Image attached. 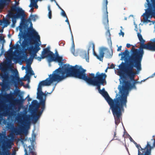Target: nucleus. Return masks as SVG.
<instances>
[{
	"label": "nucleus",
	"mask_w": 155,
	"mask_h": 155,
	"mask_svg": "<svg viewBox=\"0 0 155 155\" xmlns=\"http://www.w3.org/2000/svg\"><path fill=\"white\" fill-rule=\"evenodd\" d=\"M86 70H84L78 78L85 81L89 85L97 86L99 93L104 97L110 107L114 117L116 128L120 122L122 113L124 112V107L126 108L125 104V98H123L122 93L119 92L118 94L117 91H115L116 93L115 97L113 100L105 91L104 88L101 89V85L104 86L107 84L105 80L107 75L105 73L100 74L99 72H97L96 73V76L93 79L86 75Z\"/></svg>",
	"instance_id": "f257e3e1"
},
{
	"label": "nucleus",
	"mask_w": 155,
	"mask_h": 155,
	"mask_svg": "<svg viewBox=\"0 0 155 155\" xmlns=\"http://www.w3.org/2000/svg\"><path fill=\"white\" fill-rule=\"evenodd\" d=\"M125 69V75L123 71L119 72L120 77L119 79L120 84L118 89L120 93L122 94L123 98H125V104L127 107V96L129 94V91L132 89L137 90V84H141L142 82L146 79H144L141 81H137L134 80V78L136 74H138L142 70V67L138 68L136 66L127 65Z\"/></svg>",
	"instance_id": "f03ea898"
},
{
	"label": "nucleus",
	"mask_w": 155,
	"mask_h": 155,
	"mask_svg": "<svg viewBox=\"0 0 155 155\" xmlns=\"http://www.w3.org/2000/svg\"><path fill=\"white\" fill-rule=\"evenodd\" d=\"M153 43L145 44H141L140 47L139 49H135L133 47L130 51V55L128 59L129 63H127V65L136 66L138 68L141 66V62L144 54L143 49L155 51V38L150 40Z\"/></svg>",
	"instance_id": "7ed1b4c3"
},
{
	"label": "nucleus",
	"mask_w": 155,
	"mask_h": 155,
	"mask_svg": "<svg viewBox=\"0 0 155 155\" xmlns=\"http://www.w3.org/2000/svg\"><path fill=\"white\" fill-rule=\"evenodd\" d=\"M63 61L62 56L59 55L55 57L54 61L58 62L60 66L59 67L56 69H58L57 72L59 73L60 76L64 77V79L68 76H73L79 78L85 70L81 66H79L76 65L73 66L68 64H63Z\"/></svg>",
	"instance_id": "20e7f679"
},
{
	"label": "nucleus",
	"mask_w": 155,
	"mask_h": 155,
	"mask_svg": "<svg viewBox=\"0 0 155 155\" xmlns=\"http://www.w3.org/2000/svg\"><path fill=\"white\" fill-rule=\"evenodd\" d=\"M22 24H20L18 26L19 30L21 29V32L30 39L34 38L35 40L40 41V36L38 32L33 29L32 24L31 21L24 20Z\"/></svg>",
	"instance_id": "39448f33"
},
{
	"label": "nucleus",
	"mask_w": 155,
	"mask_h": 155,
	"mask_svg": "<svg viewBox=\"0 0 155 155\" xmlns=\"http://www.w3.org/2000/svg\"><path fill=\"white\" fill-rule=\"evenodd\" d=\"M58 70V69H56L51 74L49 75L48 78L39 82L38 85L37 91L42 90V87L49 86L53 82L57 81V83H58L64 80L63 76L59 75V73L57 72Z\"/></svg>",
	"instance_id": "423d86ee"
},
{
	"label": "nucleus",
	"mask_w": 155,
	"mask_h": 155,
	"mask_svg": "<svg viewBox=\"0 0 155 155\" xmlns=\"http://www.w3.org/2000/svg\"><path fill=\"white\" fill-rule=\"evenodd\" d=\"M147 2L144 4L145 12L142 15L143 16V22L147 24L150 22L149 19L153 16H155V0H146Z\"/></svg>",
	"instance_id": "0eeeda50"
},
{
	"label": "nucleus",
	"mask_w": 155,
	"mask_h": 155,
	"mask_svg": "<svg viewBox=\"0 0 155 155\" xmlns=\"http://www.w3.org/2000/svg\"><path fill=\"white\" fill-rule=\"evenodd\" d=\"M21 29L19 31L18 35L19 40L15 44V46L18 47L19 46L18 44H21V41L23 39L21 45L23 52L25 53V51L27 50H30L32 48V47L30 45V38L26 36L24 33H22Z\"/></svg>",
	"instance_id": "6e6552de"
},
{
	"label": "nucleus",
	"mask_w": 155,
	"mask_h": 155,
	"mask_svg": "<svg viewBox=\"0 0 155 155\" xmlns=\"http://www.w3.org/2000/svg\"><path fill=\"white\" fill-rule=\"evenodd\" d=\"M13 100L15 104L12 103H10L8 104H2L0 105V110H2L4 113H5L7 114H9L13 110L15 105H21L23 104L21 101L17 98H14Z\"/></svg>",
	"instance_id": "1a4fd4ad"
},
{
	"label": "nucleus",
	"mask_w": 155,
	"mask_h": 155,
	"mask_svg": "<svg viewBox=\"0 0 155 155\" xmlns=\"http://www.w3.org/2000/svg\"><path fill=\"white\" fill-rule=\"evenodd\" d=\"M121 55H122V56L120 60H122L124 59L125 61L124 62H122L121 64L118 66L119 68L121 70V71H122L123 70L125 71L126 66V63L127 62L129 63L128 59L130 56L129 51L127 49H126L124 52H122L118 54L119 56H120Z\"/></svg>",
	"instance_id": "9d476101"
},
{
	"label": "nucleus",
	"mask_w": 155,
	"mask_h": 155,
	"mask_svg": "<svg viewBox=\"0 0 155 155\" xmlns=\"http://www.w3.org/2000/svg\"><path fill=\"white\" fill-rule=\"evenodd\" d=\"M38 108L30 105L29 107V110L32 115V120L34 123L37 122L42 113L40 114V111L38 112V114L37 115V112Z\"/></svg>",
	"instance_id": "9b49d317"
},
{
	"label": "nucleus",
	"mask_w": 155,
	"mask_h": 155,
	"mask_svg": "<svg viewBox=\"0 0 155 155\" xmlns=\"http://www.w3.org/2000/svg\"><path fill=\"white\" fill-rule=\"evenodd\" d=\"M47 94L48 92L46 91L45 93H43L42 90L37 91V98L39 100V103L42 105L43 107L44 106V105H45L46 97Z\"/></svg>",
	"instance_id": "f8f14e48"
},
{
	"label": "nucleus",
	"mask_w": 155,
	"mask_h": 155,
	"mask_svg": "<svg viewBox=\"0 0 155 155\" xmlns=\"http://www.w3.org/2000/svg\"><path fill=\"white\" fill-rule=\"evenodd\" d=\"M92 45L93 55L96 57L97 59L100 61H102L104 57V51L107 49L104 47L101 48L99 50V55H97L94 51V44L92 43Z\"/></svg>",
	"instance_id": "ddd939ff"
},
{
	"label": "nucleus",
	"mask_w": 155,
	"mask_h": 155,
	"mask_svg": "<svg viewBox=\"0 0 155 155\" xmlns=\"http://www.w3.org/2000/svg\"><path fill=\"white\" fill-rule=\"evenodd\" d=\"M25 15L24 11L22 8H20L17 11L16 13H14V16L13 17L17 19L19 18H21V22L20 24H22L24 21V20H25Z\"/></svg>",
	"instance_id": "4468645a"
},
{
	"label": "nucleus",
	"mask_w": 155,
	"mask_h": 155,
	"mask_svg": "<svg viewBox=\"0 0 155 155\" xmlns=\"http://www.w3.org/2000/svg\"><path fill=\"white\" fill-rule=\"evenodd\" d=\"M66 18V19L65 21L68 24V25L69 27V28L70 29V30L71 33V39L72 41V45L71 47L70 50L71 51L72 53L75 56H77L78 55V54L77 53H75V45L74 43V39L73 37V35L72 33V31H71V28L70 24L68 20V19L67 17Z\"/></svg>",
	"instance_id": "2eb2a0df"
},
{
	"label": "nucleus",
	"mask_w": 155,
	"mask_h": 155,
	"mask_svg": "<svg viewBox=\"0 0 155 155\" xmlns=\"http://www.w3.org/2000/svg\"><path fill=\"white\" fill-rule=\"evenodd\" d=\"M107 5H106L103 4V11H105V12L104 13V17L103 18V23L104 25L105 28L106 27H109Z\"/></svg>",
	"instance_id": "dca6fc26"
},
{
	"label": "nucleus",
	"mask_w": 155,
	"mask_h": 155,
	"mask_svg": "<svg viewBox=\"0 0 155 155\" xmlns=\"http://www.w3.org/2000/svg\"><path fill=\"white\" fill-rule=\"evenodd\" d=\"M21 142L22 144L23 145V147L24 149V151L25 152V155H28L27 150L25 148V146L26 147H27V145H25L24 144L23 139L21 140ZM31 146L29 145L28 146L29 152L31 153L32 155H36V153L34 151L35 149L34 148V145H32V143H31Z\"/></svg>",
	"instance_id": "f3484780"
},
{
	"label": "nucleus",
	"mask_w": 155,
	"mask_h": 155,
	"mask_svg": "<svg viewBox=\"0 0 155 155\" xmlns=\"http://www.w3.org/2000/svg\"><path fill=\"white\" fill-rule=\"evenodd\" d=\"M1 78L2 79L3 83L2 84V87L3 89L5 88L7 86L8 78V73L5 72L3 74L1 75Z\"/></svg>",
	"instance_id": "a211bd4d"
},
{
	"label": "nucleus",
	"mask_w": 155,
	"mask_h": 155,
	"mask_svg": "<svg viewBox=\"0 0 155 155\" xmlns=\"http://www.w3.org/2000/svg\"><path fill=\"white\" fill-rule=\"evenodd\" d=\"M10 77L11 78V81L13 83L15 87L17 86L18 85V82L21 81V79L18 77V73L17 71H16V72L15 74H13L11 75Z\"/></svg>",
	"instance_id": "6ab92c4d"
},
{
	"label": "nucleus",
	"mask_w": 155,
	"mask_h": 155,
	"mask_svg": "<svg viewBox=\"0 0 155 155\" xmlns=\"http://www.w3.org/2000/svg\"><path fill=\"white\" fill-rule=\"evenodd\" d=\"M31 105L38 108L39 107H40L41 109L40 114L42 113L43 111L45 108V105H44V106L43 107L42 105L39 103V102H38L36 100H33L31 102Z\"/></svg>",
	"instance_id": "aec40b11"
},
{
	"label": "nucleus",
	"mask_w": 155,
	"mask_h": 155,
	"mask_svg": "<svg viewBox=\"0 0 155 155\" xmlns=\"http://www.w3.org/2000/svg\"><path fill=\"white\" fill-rule=\"evenodd\" d=\"M5 41L4 37L2 36H0V47L1 48L0 49L1 53H0V57L4 53L5 51L4 49V44Z\"/></svg>",
	"instance_id": "412c9836"
},
{
	"label": "nucleus",
	"mask_w": 155,
	"mask_h": 155,
	"mask_svg": "<svg viewBox=\"0 0 155 155\" xmlns=\"http://www.w3.org/2000/svg\"><path fill=\"white\" fill-rule=\"evenodd\" d=\"M90 47V46L88 49L87 51H86L83 50L81 51V56L83 58L85 59L86 61L88 62H89L88 51L91 49Z\"/></svg>",
	"instance_id": "4be33fe9"
},
{
	"label": "nucleus",
	"mask_w": 155,
	"mask_h": 155,
	"mask_svg": "<svg viewBox=\"0 0 155 155\" xmlns=\"http://www.w3.org/2000/svg\"><path fill=\"white\" fill-rule=\"evenodd\" d=\"M11 0H0V12L4 6L9 5Z\"/></svg>",
	"instance_id": "5701e85b"
},
{
	"label": "nucleus",
	"mask_w": 155,
	"mask_h": 155,
	"mask_svg": "<svg viewBox=\"0 0 155 155\" xmlns=\"http://www.w3.org/2000/svg\"><path fill=\"white\" fill-rule=\"evenodd\" d=\"M21 129L18 127H13L11 130L12 133L16 135L19 134L21 133Z\"/></svg>",
	"instance_id": "b1692460"
},
{
	"label": "nucleus",
	"mask_w": 155,
	"mask_h": 155,
	"mask_svg": "<svg viewBox=\"0 0 155 155\" xmlns=\"http://www.w3.org/2000/svg\"><path fill=\"white\" fill-rule=\"evenodd\" d=\"M50 46H48L46 48L43 49V51L41 52L42 55L44 56L47 57L49 54L51 52L50 51Z\"/></svg>",
	"instance_id": "393cba45"
},
{
	"label": "nucleus",
	"mask_w": 155,
	"mask_h": 155,
	"mask_svg": "<svg viewBox=\"0 0 155 155\" xmlns=\"http://www.w3.org/2000/svg\"><path fill=\"white\" fill-rule=\"evenodd\" d=\"M40 42V43H39L38 42L36 43L35 45V48L34 49L33 46L31 45H30L31 46H32V48L30 50H29V51L32 50L33 52H37L40 49V48L39 47V46L41 45V42L39 41Z\"/></svg>",
	"instance_id": "a878e982"
},
{
	"label": "nucleus",
	"mask_w": 155,
	"mask_h": 155,
	"mask_svg": "<svg viewBox=\"0 0 155 155\" xmlns=\"http://www.w3.org/2000/svg\"><path fill=\"white\" fill-rule=\"evenodd\" d=\"M47 56L48 57V61L49 63L51 61H54L55 57L53 52H50Z\"/></svg>",
	"instance_id": "bb28decb"
},
{
	"label": "nucleus",
	"mask_w": 155,
	"mask_h": 155,
	"mask_svg": "<svg viewBox=\"0 0 155 155\" xmlns=\"http://www.w3.org/2000/svg\"><path fill=\"white\" fill-rule=\"evenodd\" d=\"M105 28L107 30L105 33L106 37L107 38L108 41H110L111 42V35L109 30V27H106Z\"/></svg>",
	"instance_id": "cd10ccee"
},
{
	"label": "nucleus",
	"mask_w": 155,
	"mask_h": 155,
	"mask_svg": "<svg viewBox=\"0 0 155 155\" xmlns=\"http://www.w3.org/2000/svg\"><path fill=\"white\" fill-rule=\"evenodd\" d=\"M22 57L23 60L25 61L28 64H29V65L31 64L33 61V58L31 56L28 59L27 58V54H25Z\"/></svg>",
	"instance_id": "c85d7f7f"
},
{
	"label": "nucleus",
	"mask_w": 155,
	"mask_h": 155,
	"mask_svg": "<svg viewBox=\"0 0 155 155\" xmlns=\"http://www.w3.org/2000/svg\"><path fill=\"white\" fill-rule=\"evenodd\" d=\"M142 153L141 155H151V149H144L142 151Z\"/></svg>",
	"instance_id": "c756f323"
},
{
	"label": "nucleus",
	"mask_w": 155,
	"mask_h": 155,
	"mask_svg": "<svg viewBox=\"0 0 155 155\" xmlns=\"http://www.w3.org/2000/svg\"><path fill=\"white\" fill-rule=\"evenodd\" d=\"M26 73L27 74L29 73L30 74V75H34L35 74L34 73V71L32 70L31 67L30 65H29L27 68L26 69Z\"/></svg>",
	"instance_id": "7c9ffc66"
},
{
	"label": "nucleus",
	"mask_w": 155,
	"mask_h": 155,
	"mask_svg": "<svg viewBox=\"0 0 155 155\" xmlns=\"http://www.w3.org/2000/svg\"><path fill=\"white\" fill-rule=\"evenodd\" d=\"M137 35L140 43L142 44L144 43L145 41L143 39L142 36L140 34V32L139 33L138 32H137Z\"/></svg>",
	"instance_id": "2f4dec72"
},
{
	"label": "nucleus",
	"mask_w": 155,
	"mask_h": 155,
	"mask_svg": "<svg viewBox=\"0 0 155 155\" xmlns=\"http://www.w3.org/2000/svg\"><path fill=\"white\" fill-rule=\"evenodd\" d=\"M10 21L6 19L5 18H3V24H4V25L2 26L3 28L7 27L8 25L10 24Z\"/></svg>",
	"instance_id": "473e14b6"
},
{
	"label": "nucleus",
	"mask_w": 155,
	"mask_h": 155,
	"mask_svg": "<svg viewBox=\"0 0 155 155\" xmlns=\"http://www.w3.org/2000/svg\"><path fill=\"white\" fill-rule=\"evenodd\" d=\"M14 16V13H13L11 11H8V13L6 16V17L9 19H10Z\"/></svg>",
	"instance_id": "72a5a7b5"
},
{
	"label": "nucleus",
	"mask_w": 155,
	"mask_h": 155,
	"mask_svg": "<svg viewBox=\"0 0 155 155\" xmlns=\"http://www.w3.org/2000/svg\"><path fill=\"white\" fill-rule=\"evenodd\" d=\"M37 1H38L37 0H30V2L33 7H35L36 8H38V6L37 4Z\"/></svg>",
	"instance_id": "f704fd0d"
},
{
	"label": "nucleus",
	"mask_w": 155,
	"mask_h": 155,
	"mask_svg": "<svg viewBox=\"0 0 155 155\" xmlns=\"http://www.w3.org/2000/svg\"><path fill=\"white\" fill-rule=\"evenodd\" d=\"M31 20L33 21H35L37 20L38 18V16L36 15H32L31 14L30 15Z\"/></svg>",
	"instance_id": "c9c22d12"
},
{
	"label": "nucleus",
	"mask_w": 155,
	"mask_h": 155,
	"mask_svg": "<svg viewBox=\"0 0 155 155\" xmlns=\"http://www.w3.org/2000/svg\"><path fill=\"white\" fill-rule=\"evenodd\" d=\"M6 128L8 130H11L12 128L14 127L13 124L10 122H8L7 123Z\"/></svg>",
	"instance_id": "e433bc0d"
},
{
	"label": "nucleus",
	"mask_w": 155,
	"mask_h": 155,
	"mask_svg": "<svg viewBox=\"0 0 155 155\" xmlns=\"http://www.w3.org/2000/svg\"><path fill=\"white\" fill-rule=\"evenodd\" d=\"M17 19L12 17V23L11 25V27L12 28H14L15 26V24L16 23Z\"/></svg>",
	"instance_id": "4c0bfd02"
},
{
	"label": "nucleus",
	"mask_w": 155,
	"mask_h": 155,
	"mask_svg": "<svg viewBox=\"0 0 155 155\" xmlns=\"http://www.w3.org/2000/svg\"><path fill=\"white\" fill-rule=\"evenodd\" d=\"M48 16L50 19L51 18V11L50 8V5H48Z\"/></svg>",
	"instance_id": "58836bf2"
},
{
	"label": "nucleus",
	"mask_w": 155,
	"mask_h": 155,
	"mask_svg": "<svg viewBox=\"0 0 155 155\" xmlns=\"http://www.w3.org/2000/svg\"><path fill=\"white\" fill-rule=\"evenodd\" d=\"M20 8L17 7L16 5H13L11 8V10L13 11H17Z\"/></svg>",
	"instance_id": "ea45409f"
},
{
	"label": "nucleus",
	"mask_w": 155,
	"mask_h": 155,
	"mask_svg": "<svg viewBox=\"0 0 155 155\" xmlns=\"http://www.w3.org/2000/svg\"><path fill=\"white\" fill-rule=\"evenodd\" d=\"M26 115L25 113L24 112H21L18 115V118L22 119L24 118Z\"/></svg>",
	"instance_id": "a19ab883"
},
{
	"label": "nucleus",
	"mask_w": 155,
	"mask_h": 155,
	"mask_svg": "<svg viewBox=\"0 0 155 155\" xmlns=\"http://www.w3.org/2000/svg\"><path fill=\"white\" fill-rule=\"evenodd\" d=\"M152 148V147L150 144L149 143V142H147V144L145 146V147L144 148L145 149H151V150Z\"/></svg>",
	"instance_id": "79ce46f5"
},
{
	"label": "nucleus",
	"mask_w": 155,
	"mask_h": 155,
	"mask_svg": "<svg viewBox=\"0 0 155 155\" xmlns=\"http://www.w3.org/2000/svg\"><path fill=\"white\" fill-rule=\"evenodd\" d=\"M61 15L64 17L67 18V15L64 11L62 9L61 10Z\"/></svg>",
	"instance_id": "37998d69"
},
{
	"label": "nucleus",
	"mask_w": 155,
	"mask_h": 155,
	"mask_svg": "<svg viewBox=\"0 0 155 155\" xmlns=\"http://www.w3.org/2000/svg\"><path fill=\"white\" fill-rule=\"evenodd\" d=\"M45 57H46V56H43L41 54V57L38 56L37 57H35V59H37L38 61H40L42 59L44 58Z\"/></svg>",
	"instance_id": "c03bdc74"
},
{
	"label": "nucleus",
	"mask_w": 155,
	"mask_h": 155,
	"mask_svg": "<svg viewBox=\"0 0 155 155\" xmlns=\"http://www.w3.org/2000/svg\"><path fill=\"white\" fill-rule=\"evenodd\" d=\"M113 55V52H112L111 53H108L107 55H106V57L107 58H111Z\"/></svg>",
	"instance_id": "a18cd8bd"
},
{
	"label": "nucleus",
	"mask_w": 155,
	"mask_h": 155,
	"mask_svg": "<svg viewBox=\"0 0 155 155\" xmlns=\"http://www.w3.org/2000/svg\"><path fill=\"white\" fill-rule=\"evenodd\" d=\"M134 144L137 148H140L141 149V150L142 151L144 150V149H144V148H142L140 144H138L136 142L134 143Z\"/></svg>",
	"instance_id": "49530a36"
},
{
	"label": "nucleus",
	"mask_w": 155,
	"mask_h": 155,
	"mask_svg": "<svg viewBox=\"0 0 155 155\" xmlns=\"http://www.w3.org/2000/svg\"><path fill=\"white\" fill-rule=\"evenodd\" d=\"M1 70L4 73H5V72H8V69L6 68H4L3 67Z\"/></svg>",
	"instance_id": "de8ad7c7"
},
{
	"label": "nucleus",
	"mask_w": 155,
	"mask_h": 155,
	"mask_svg": "<svg viewBox=\"0 0 155 155\" xmlns=\"http://www.w3.org/2000/svg\"><path fill=\"white\" fill-rule=\"evenodd\" d=\"M19 99L23 103L25 99H23V96L22 95H19Z\"/></svg>",
	"instance_id": "09e8293b"
},
{
	"label": "nucleus",
	"mask_w": 155,
	"mask_h": 155,
	"mask_svg": "<svg viewBox=\"0 0 155 155\" xmlns=\"http://www.w3.org/2000/svg\"><path fill=\"white\" fill-rule=\"evenodd\" d=\"M36 52H33V53L32 54H31V56L32 58H35V57H37V54H36Z\"/></svg>",
	"instance_id": "8fccbe9b"
},
{
	"label": "nucleus",
	"mask_w": 155,
	"mask_h": 155,
	"mask_svg": "<svg viewBox=\"0 0 155 155\" xmlns=\"http://www.w3.org/2000/svg\"><path fill=\"white\" fill-rule=\"evenodd\" d=\"M119 34L120 36L122 35V37H124V33L123 32L122 30H120V32L119 33Z\"/></svg>",
	"instance_id": "3c124183"
},
{
	"label": "nucleus",
	"mask_w": 155,
	"mask_h": 155,
	"mask_svg": "<svg viewBox=\"0 0 155 155\" xmlns=\"http://www.w3.org/2000/svg\"><path fill=\"white\" fill-rule=\"evenodd\" d=\"M128 135L130 137L129 139H130V141L131 142H133L134 143H134H136V142L134 141V140L132 139V138H131V137L128 134Z\"/></svg>",
	"instance_id": "603ef678"
},
{
	"label": "nucleus",
	"mask_w": 155,
	"mask_h": 155,
	"mask_svg": "<svg viewBox=\"0 0 155 155\" xmlns=\"http://www.w3.org/2000/svg\"><path fill=\"white\" fill-rule=\"evenodd\" d=\"M57 83V82H56V83L55 84L53 88L52 91L50 92L49 93V94H51L52 93V92L54 90Z\"/></svg>",
	"instance_id": "864d4df0"
},
{
	"label": "nucleus",
	"mask_w": 155,
	"mask_h": 155,
	"mask_svg": "<svg viewBox=\"0 0 155 155\" xmlns=\"http://www.w3.org/2000/svg\"><path fill=\"white\" fill-rule=\"evenodd\" d=\"M138 150V155H141V154L142 153H141V152L140 151V150H141V149L140 148H137Z\"/></svg>",
	"instance_id": "5fc2aeb1"
},
{
	"label": "nucleus",
	"mask_w": 155,
	"mask_h": 155,
	"mask_svg": "<svg viewBox=\"0 0 155 155\" xmlns=\"http://www.w3.org/2000/svg\"><path fill=\"white\" fill-rule=\"evenodd\" d=\"M35 134H34L33 133L32 134V137L34 138V139L33 138H32V142H33L34 141H35Z\"/></svg>",
	"instance_id": "6e6d98bb"
},
{
	"label": "nucleus",
	"mask_w": 155,
	"mask_h": 155,
	"mask_svg": "<svg viewBox=\"0 0 155 155\" xmlns=\"http://www.w3.org/2000/svg\"><path fill=\"white\" fill-rule=\"evenodd\" d=\"M29 7L31 8L30 11L33 10V6L32 5V4H31V3H30V4L29 5Z\"/></svg>",
	"instance_id": "4d7b16f0"
},
{
	"label": "nucleus",
	"mask_w": 155,
	"mask_h": 155,
	"mask_svg": "<svg viewBox=\"0 0 155 155\" xmlns=\"http://www.w3.org/2000/svg\"><path fill=\"white\" fill-rule=\"evenodd\" d=\"M110 68L112 69H114L115 68L113 64H111L110 66Z\"/></svg>",
	"instance_id": "13d9d810"
},
{
	"label": "nucleus",
	"mask_w": 155,
	"mask_h": 155,
	"mask_svg": "<svg viewBox=\"0 0 155 155\" xmlns=\"http://www.w3.org/2000/svg\"><path fill=\"white\" fill-rule=\"evenodd\" d=\"M131 45H131L129 43H127L126 45V46L128 48H130Z\"/></svg>",
	"instance_id": "bf43d9fd"
},
{
	"label": "nucleus",
	"mask_w": 155,
	"mask_h": 155,
	"mask_svg": "<svg viewBox=\"0 0 155 155\" xmlns=\"http://www.w3.org/2000/svg\"><path fill=\"white\" fill-rule=\"evenodd\" d=\"M104 1L105 2V3L103 4L106 5H107L108 4L107 0H104Z\"/></svg>",
	"instance_id": "052dcab7"
},
{
	"label": "nucleus",
	"mask_w": 155,
	"mask_h": 155,
	"mask_svg": "<svg viewBox=\"0 0 155 155\" xmlns=\"http://www.w3.org/2000/svg\"><path fill=\"white\" fill-rule=\"evenodd\" d=\"M121 48H122L121 46H120L117 49V51H120L121 50Z\"/></svg>",
	"instance_id": "680f3d73"
},
{
	"label": "nucleus",
	"mask_w": 155,
	"mask_h": 155,
	"mask_svg": "<svg viewBox=\"0 0 155 155\" xmlns=\"http://www.w3.org/2000/svg\"><path fill=\"white\" fill-rule=\"evenodd\" d=\"M90 75L92 76L93 77V78H92L93 79H94L95 78V77L96 76H94V73H91V74H90ZM95 76H96V75Z\"/></svg>",
	"instance_id": "e2e57ef3"
},
{
	"label": "nucleus",
	"mask_w": 155,
	"mask_h": 155,
	"mask_svg": "<svg viewBox=\"0 0 155 155\" xmlns=\"http://www.w3.org/2000/svg\"><path fill=\"white\" fill-rule=\"evenodd\" d=\"M55 57H57V56L59 55L57 50L56 51L55 53Z\"/></svg>",
	"instance_id": "0e129e2a"
},
{
	"label": "nucleus",
	"mask_w": 155,
	"mask_h": 155,
	"mask_svg": "<svg viewBox=\"0 0 155 155\" xmlns=\"http://www.w3.org/2000/svg\"><path fill=\"white\" fill-rule=\"evenodd\" d=\"M27 97H28V101H30L31 100V99L29 97V95H28L26 97V98Z\"/></svg>",
	"instance_id": "69168bd1"
},
{
	"label": "nucleus",
	"mask_w": 155,
	"mask_h": 155,
	"mask_svg": "<svg viewBox=\"0 0 155 155\" xmlns=\"http://www.w3.org/2000/svg\"><path fill=\"white\" fill-rule=\"evenodd\" d=\"M153 140V139H151V140ZM153 147H155V140L153 139Z\"/></svg>",
	"instance_id": "338daca9"
},
{
	"label": "nucleus",
	"mask_w": 155,
	"mask_h": 155,
	"mask_svg": "<svg viewBox=\"0 0 155 155\" xmlns=\"http://www.w3.org/2000/svg\"><path fill=\"white\" fill-rule=\"evenodd\" d=\"M29 76H27L26 77V79H25H25H24V80H25V81H26V80H28V79H29Z\"/></svg>",
	"instance_id": "774afa93"
}]
</instances>
